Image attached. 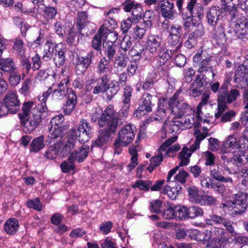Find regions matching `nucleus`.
Wrapping results in <instances>:
<instances>
[{
    "instance_id": "obj_1",
    "label": "nucleus",
    "mask_w": 248,
    "mask_h": 248,
    "mask_svg": "<svg viewBox=\"0 0 248 248\" xmlns=\"http://www.w3.org/2000/svg\"><path fill=\"white\" fill-rule=\"evenodd\" d=\"M98 124L101 127L106 124V127L99 131L98 136L92 144L91 149L94 146L102 147L106 144L109 140L110 135L115 133L118 126L123 125V122L121 119L115 117L114 107L109 105L98 120Z\"/></svg>"
},
{
    "instance_id": "obj_2",
    "label": "nucleus",
    "mask_w": 248,
    "mask_h": 248,
    "mask_svg": "<svg viewBox=\"0 0 248 248\" xmlns=\"http://www.w3.org/2000/svg\"><path fill=\"white\" fill-rule=\"evenodd\" d=\"M240 95V91L236 89H232L228 91V85L223 83L219 90L217 95V109L215 113L216 119L219 118L228 108L227 104H230L235 102Z\"/></svg>"
},
{
    "instance_id": "obj_3",
    "label": "nucleus",
    "mask_w": 248,
    "mask_h": 248,
    "mask_svg": "<svg viewBox=\"0 0 248 248\" xmlns=\"http://www.w3.org/2000/svg\"><path fill=\"white\" fill-rule=\"evenodd\" d=\"M48 108L44 102L37 105L36 109H33L30 115L20 119V124L26 133H31L39 125L43 117L47 114Z\"/></svg>"
},
{
    "instance_id": "obj_4",
    "label": "nucleus",
    "mask_w": 248,
    "mask_h": 248,
    "mask_svg": "<svg viewBox=\"0 0 248 248\" xmlns=\"http://www.w3.org/2000/svg\"><path fill=\"white\" fill-rule=\"evenodd\" d=\"M234 151H232V154H228L224 151L220 155V158L223 160V165L224 169L230 174H236L239 171L240 165L247 164L248 162L247 155L241 152V154L233 155Z\"/></svg>"
},
{
    "instance_id": "obj_5",
    "label": "nucleus",
    "mask_w": 248,
    "mask_h": 248,
    "mask_svg": "<svg viewBox=\"0 0 248 248\" xmlns=\"http://www.w3.org/2000/svg\"><path fill=\"white\" fill-rule=\"evenodd\" d=\"M100 82L95 86L93 89V93L95 94L99 93H104L107 99L110 101L117 93L120 90L119 83L115 80L109 81L108 75L105 74L98 79Z\"/></svg>"
},
{
    "instance_id": "obj_6",
    "label": "nucleus",
    "mask_w": 248,
    "mask_h": 248,
    "mask_svg": "<svg viewBox=\"0 0 248 248\" xmlns=\"http://www.w3.org/2000/svg\"><path fill=\"white\" fill-rule=\"evenodd\" d=\"M135 131L131 124H126L119 130L113 143L115 154H120L122 147H126L132 143L135 137Z\"/></svg>"
},
{
    "instance_id": "obj_7",
    "label": "nucleus",
    "mask_w": 248,
    "mask_h": 248,
    "mask_svg": "<svg viewBox=\"0 0 248 248\" xmlns=\"http://www.w3.org/2000/svg\"><path fill=\"white\" fill-rule=\"evenodd\" d=\"M93 125L86 119H81L78 124L77 130L70 129L69 134L73 137L78 138V141L81 143L87 142L91 138Z\"/></svg>"
},
{
    "instance_id": "obj_8",
    "label": "nucleus",
    "mask_w": 248,
    "mask_h": 248,
    "mask_svg": "<svg viewBox=\"0 0 248 248\" xmlns=\"http://www.w3.org/2000/svg\"><path fill=\"white\" fill-rule=\"evenodd\" d=\"M4 106L1 109V114L6 116L8 113L16 114L20 108V102L16 93L14 92H9L3 99Z\"/></svg>"
},
{
    "instance_id": "obj_9",
    "label": "nucleus",
    "mask_w": 248,
    "mask_h": 248,
    "mask_svg": "<svg viewBox=\"0 0 248 248\" xmlns=\"http://www.w3.org/2000/svg\"><path fill=\"white\" fill-rule=\"evenodd\" d=\"M158 101V97L155 94L144 93L142 96L141 102L138 108L134 112L133 115L138 117L152 111L153 107Z\"/></svg>"
},
{
    "instance_id": "obj_10",
    "label": "nucleus",
    "mask_w": 248,
    "mask_h": 248,
    "mask_svg": "<svg viewBox=\"0 0 248 248\" xmlns=\"http://www.w3.org/2000/svg\"><path fill=\"white\" fill-rule=\"evenodd\" d=\"M227 21H224L211 27L210 36L217 46H224L227 42L225 28L227 26Z\"/></svg>"
},
{
    "instance_id": "obj_11",
    "label": "nucleus",
    "mask_w": 248,
    "mask_h": 248,
    "mask_svg": "<svg viewBox=\"0 0 248 248\" xmlns=\"http://www.w3.org/2000/svg\"><path fill=\"white\" fill-rule=\"evenodd\" d=\"M200 145V144L195 140L194 143L191 145L189 149L187 147H184L182 148L178 156V158L180 160V165L181 167L188 164L192 153L199 148Z\"/></svg>"
},
{
    "instance_id": "obj_12",
    "label": "nucleus",
    "mask_w": 248,
    "mask_h": 248,
    "mask_svg": "<svg viewBox=\"0 0 248 248\" xmlns=\"http://www.w3.org/2000/svg\"><path fill=\"white\" fill-rule=\"evenodd\" d=\"M221 14L220 9L218 6H213L207 11L206 14V18L207 24L209 27H213L218 23L223 22L219 18Z\"/></svg>"
},
{
    "instance_id": "obj_13",
    "label": "nucleus",
    "mask_w": 248,
    "mask_h": 248,
    "mask_svg": "<svg viewBox=\"0 0 248 248\" xmlns=\"http://www.w3.org/2000/svg\"><path fill=\"white\" fill-rule=\"evenodd\" d=\"M197 0H190L187 3L186 10L188 11L187 13L189 16L193 18L197 17L199 20L201 21L202 18L203 17V8L201 5L196 4Z\"/></svg>"
},
{
    "instance_id": "obj_14",
    "label": "nucleus",
    "mask_w": 248,
    "mask_h": 248,
    "mask_svg": "<svg viewBox=\"0 0 248 248\" xmlns=\"http://www.w3.org/2000/svg\"><path fill=\"white\" fill-rule=\"evenodd\" d=\"M107 40V30L103 26H101L92 40V47L96 50L101 49L102 41Z\"/></svg>"
},
{
    "instance_id": "obj_15",
    "label": "nucleus",
    "mask_w": 248,
    "mask_h": 248,
    "mask_svg": "<svg viewBox=\"0 0 248 248\" xmlns=\"http://www.w3.org/2000/svg\"><path fill=\"white\" fill-rule=\"evenodd\" d=\"M33 12L41 14L44 12V16L48 22L49 19L55 17L57 14V10L53 7H47L43 4H38L34 6Z\"/></svg>"
},
{
    "instance_id": "obj_16",
    "label": "nucleus",
    "mask_w": 248,
    "mask_h": 248,
    "mask_svg": "<svg viewBox=\"0 0 248 248\" xmlns=\"http://www.w3.org/2000/svg\"><path fill=\"white\" fill-rule=\"evenodd\" d=\"M77 104V97L76 93L73 90L68 94L67 101L63 108V113L65 115H69L74 110Z\"/></svg>"
},
{
    "instance_id": "obj_17",
    "label": "nucleus",
    "mask_w": 248,
    "mask_h": 248,
    "mask_svg": "<svg viewBox=\"0 0 248 248\" xmlns=\"http://www.w3.org/2000/svg\"><path fill=\"white\" fill-rule=\"evenodd\" d=\"M89 152V147L87 145H82L75 151L72 152L70 156L78 163L83 162L87 157Z\"/></svg>"
},
{
    "instance_id": "obj_18",
    "label": "nucleus",
    "mask_w": 248,
    "mask_h": 248,
    "mask_svg": "<svg viewBox=\"0 0 248 248\" xmlns=\"http://www.w3.org/2000/svg\"><path fill=\"white\" fill-rule=\"evenodd\" d=\"M192 112V108L189 104L180 102L177 107L173 108L172 114L175 115L176 118H181L184 115H189Z\"/></svg>"
},
{
    "instance_id": "obj_19",
    "label": "nucleus",
    "mask_w": 248,
    "mask_h": 248,
    "mask_svg": "<svg viewBox=\"0 0 248 248\" xmlns=\"http://www.w3.org/2000/svg\"><path fill=\"white\" fill-rule=\"evenodd\" d=\"M248 75V68L244 66H239L237 70V72L234 77V81L235 83H238L240 86L238 85L236 87L243 89L245 87L241 85V83L245 81L247 82V76Z\"/></svg>"
},
{
    "instance_id": "obj_20",
    "label": "nucleus",
    "mask_w": 248,
    "mask_h": 248,
    "mask_svg": "<svg viewBox=\"0 0 248 248\" xmlns=\"http://www.w3.org/2000/svg\"><path fill=\"white\" fill-rule=\"evenodd\" d=\"M163 0V3L160 5L161 8V14L162 16L169 19H172L174 17L175 11L173 10L174 3L170 2Z\"/></svg>"
},
{
    "instance_id": "obj_21",
    "label": "nucleus",
    "mask_w": 248,
    "mask_h": 248,
    "mask_svg": "<svg viewBox=\"0 0 248 248\" xmlns=\"http://www.w3.org/2000/svg\"><path fill=\"white\" fill-rule=\"evenodd\" d=\"M69 81L67 79H63L58 84L57 88L53 92V95L57 99H61L64 97L68 92L67 83Z\"/></svg>"
},
{
    "instance_id": "obj_22",
    "label": "nucleus",
    "mask_w": 248,
    "mask_h": 248,
    "mask_svg": "<svg viewBox=\"0 0 248 248\" xmlns=\"http://www.w3.org/2000/svg\"><path fill=\"white\" fill-rule=\"evenodd\" d=\"M69 135L70 137L61 151V154L63 157L67 156V155L71 153L72 150L76 147V144L77 143L76 140L77 139L78 140V138L73 137L70 134Z\"/></svg>"
},
{
    "instance_id": "obj_23",
    "label": "nucleus",
    "mask_w": 248,
    "mask_h": 248,
    "mask_svg": "<svg viewBox=\"0 0 248 248\" xmlns=\"http://www.w3.org/2000/svg\"><path fill=\"white\" fill-rule=\"evenodd\" d=\"M69 135L70 137L61 151V154L63 157L67 156V155L71 153L72 150L76 147V144L77 143L76 140L77 139L78 140V138L73 137L70 134Z\"/></svg>"
},
{
    "instance_id": "obj_24",
    "label": "nucleus",
    "mask_w": 248,
    "mask_h": 248,
    "mask_svg": "<svg viewBox=\"0 0 248 248\" xmlns=\"http://www.w3.org/2000/svg\"><path fill=\"white\" fill-rule=\"evenodd\" d=\"M210 61H211V57H203L199 64L200 67L198 72L199 73L205 72L208 76H211L214 77L216 74L213 71V67L212 66H208Z\"/></svg>"
},
{
    "instance_id": "obj_25",
    "label": "nucleus",
    "mask_w": 248,
    "mask_h": 248,
    "mask_svg": "<svg viewBox=\"0 0 248 248\" xmlns=\"http://www.w3.org/2000/svg\"><path fill=\"white\" fill-rule=\"evenodd\" d=\"M183 1V0H177V6L179 11L181 12L183 14V18L184 20L183 23L184 27L185 30H187L192 24L193 25V23L195 22V21H194L193 17L191 16H189V14L186 12H185V9L182 8Z\"/></svg>"
},
{
    "instance_id": "obj_26",
    "label": "nucleus",
    "mask_w": 248,
    "mask_h": 248,
    "mask_svg": "<svg viewBox=\"0 0 248 248\" xmlns=\"http://www.w3.org/2000/svg\"><path fill=\"white\" fill-rule=\"evenodd\" d=\"M15 63L11 58L0 59V69L2 73H8L16 70Z\"/></svg>"
},
{
    "instance_id": "obj_27",
    "label": "nucleus",
    "mask_w": 248,
    "mask_h": 248,
    "mask_svg": "<svg viewBox=\"0 0 248 248\" xmlns=\"http://www.w3.org/2000/svg\"><path fill=\"white\" fill-rule=\"evenodd\" d=\"M224 149H222V153L227 151L228 154H232V151L228 150L230 148L232 150L238 149V141L233 135H230L228 137L223 144Z\"/></svg>"
},
{
    "instance_id": "obj_28",
    "label": "nucleus",
    "mask_w": 248,
    "mask_h": 248,
    "mask_svg": "<svg viewBox=\"0 0 248 248\" xmlns=\"http://www.w3.org/2000/svg\"><path fill=\"white\" fill-rule=\"evenodd\" d=\"M19 228V221L16 218L7 220L4 224V230L7 233L13 235L16 233Z\"/></svg>"
},
{
    "instance_id": "obj_29",
    "label": "nucleus",
    "mask_w": 248,
    "mask_h": 248,
    "mask_svg": "<svg viewBox=\"0 0 248 248\" xmlns=\"http://www.w3.org/2000/svg\"><path fill=\"white\" fill-rule=\"evenodd\" d=\"M146 50L143 46L140 43L135 44L128 52V55L133 57L135 61L138 60Z\"/></svg>"
},
{
    "instance_id": "obj_30",
    "label": "nucleus",
    "mask_w": 248,
    "mask_h": 248,
    "mask_svg": "<svg viewBox=\"0 0 248 248\" xmlns=\"http://www.w3.org/2000/svg\"><path fill=\"white\" fill-rule=\"evenodd\" d=\"M190 234L194 235V239L199 241L211 240V232L210 230H204L202 231H200L198 230H192Z\"/></svg>"
},
{
    "instance_id": "obj_31",
    "label": "nucleus",
    "mask_w": 248,
    "mask_h": 248,
    "mask_svg": "<svg viewBox=\"0 0 248 248\" xmlns=\"http://www.w3.org/2000/svg\"><path fill=\"white\" fill-rule=\"evenodd\" d=\"M186 187L189 200L192 202L197 203L201 196L199 188L195 186L191 185H186Z\"/></svg>"
},
{
    "instance_id": "obj_32",
    "label": "nucleus",
    "mask_w": 248,
    "mask_h": 248,
    "mask_svg": "<svg viewBox=\"0 0 248 248\" xmlns=\"http://www.w3.org/2000/svg\"><path fill=\"white\" fill-rule=\"evenodd\" d=\"M37 105H35L33 102H25L22 104L21 112L18 114L19 119L30 115L33 109H36Z\"/></svg>"
},
{
    "instance_id": "obj_33",
    "label": "nucleus",
    "mask_w": 248,
    "mask_h": 248,
    "mask_svg": "<svg viewBox=\"0 0 248 248\" xmlns=\"http://www.w3.org/2000/svg\"><path fill=\"white\" fill-rule=\"evenodd\" d=\"M97 52L94 51H90L85 56L78 57L77 62L81 64L88 68L91 64L94 62Z\"/></svg>"
},
{
    "instance_id": "obj_34",
    "label": "nucleus",
    "mask_w": 248,
    "mask_h": 248,
    "mask_svg": "<svg viewBox=\"0 0 248 248\" xmlns=\"http://www.w3.org/2000/svg\"><path fill=\"white\" fill-rule=\"evenodd\" d=\"M162 38L157 35H151L148 37V46L151 52H154L160 46Z\"/></svg>"
},
{
    "instance_id": "obj_35",
    "label": "nucleus",
    "mask_w": 248,
    "mask_h": 248,
    "mask_svg": "<svg viewBox=\"0 0 248 248\" xmlns=\"http://www.w3.org/2000/svg\"><path fill=\"white\" fill-rule=\"evenodd\" d=\"M181 189V186L178 185L171 187L168 186H165L160 192L163 194H167L171 199L175 200Z\"/></svg>"
},
{
    "instance_id": "obj_36",
    "label": "nucleus",
    "mask_w": 248,
    "mask_h": 248,
    "mask_svg": "<svg viewBox=\"0 0 248 248\" xmlns=\"http://www.w3.org/2000/svg\"><path fill=\"white\" fill-rule=\"evenodd\" d=\"M210 176L212 179L222 182L226 183L232 181L231 178L224 177L221 174V170L218 167L210 170Z\"/></svg>"
},
{
    "instance_id": "obj_37",
    "label": "nucleus",
    "mask_w": 248,
    "mask_h": 248,
    "mask_svg": "<svg viewBox=\"0 0 248 248\" xmlns=\"http://www.w3.org/2000/svg\"><path fill=\"white\" fill-rule=\"evenodd\" d=\"M233 208L234 212L236 214H241L244 213L247 207L246 200H243L239 198L236 199L232 202Z\"/></svg>"
},
{
    "instance_id": "obj_38",
    "label": "nucleus",
    "mask_w": 248,
    "mask_h": 248,
    "mask_svg": "<svg viewBox=\"0 0 248 248\" xmlns=\"http://www.w3.org/2000/svg\"><path fill=\"white\" fill-rule=\"evenodd\" d=\"M62 146V143L60 142H57L53 146H50L47 150L46 152L45 155V156L49 159H53L55 158Z\"/></svg>"
},
{
    "instance_id": "obj_39",
    "label": "nucleus",
    "mask_w": 248,
    "mask_h": 248,
    "mask_svg": "<svg viewBox=\"0 0 248 248\" xmlns=\"http://www.w3.org/2000/svg\"><path fill=\"white\" fill-rule=\"evenodd\" d=\"M50 133L48 136L47 141L52 142L53 140L59 138V140L62 139V127L52 126L49 128Z\"/></svg>"
},
{
    "instance_id": "obj_40",
    "label": "nucleus",
    "mask_w": 248,
    "mask_h": 248,
    "mask_svg": "<svg viewBox=\"0 0 248 248\" xmlns=\"http://www.w3.org/2000/svg\"><path fill=\"white\" fill-rule=\"evenodd\" d=\"M217 200L213 196L208 195H202L197 204L202 206H214L217 203Z\"/></svg>"
},
{
    "instance_id": "obj_41",
    "label": "nucleus",
    "mask_w": 248,
    "mask_h": 248,
    "mask_svg": "<svg viewBox=\"0 0 248 248\" xmlns=\"http://www.w3.org/2000/svg\"><path fill=\"white\" fill-rule=\"evenodd\" d=\"M44 137L41 136L34 139L31 142V152H37L45 147Z\"/></svg>"
},
{
    "instance_id": "obj_42",
    "label": "nucleus",
    "mask_w": 248,
    "mask_h": 248,
    "mask_svg": "<svg viewBox=\"0 0 248 248\" xmlns=\"http://www.w3.org/2000/svg\"><path fill=\"white\" fill-rule=\"evenodd\" d=\"M115 44H111V43H104L103 47L105 54L107 55L108 60H111L116 53Z\"/></svg>"
},
{
    "instance_id": "obj_43",
    "label": "nucleus",
    "mask_w": 248,
    "mask_h": 248,
    "mask_svg": "<svg viewBox=\"0 0 248 248\" xmlns=\"http://www.w3.org/2000/svg\"><path fill=\"white\" fill-rule=\"evenodd\" d=\"M87 12H81L78 13V17L77 21V25L78 27V30L79 31L89 23Z\"/></svg>"
},
{
    "instance_id": "obj_44",
    "label": "nucleus",
    "mask_w": 248,
    "mask_h": 248,
    "mask_svg": "<svg viewBox=\"0 0 248 248\" xmlns=\"http://www.w3.org/2000/svg\"><path fill=\"white\" fill-rule=\"evenodd\" d=\"M211 232V240L212 242H216V240L218 239H221L224 238H228L225 237V232L223 229L220 228H214L210 230Z\"/></svg>"
},
{
    "instance_id": "obj_45",
    "label": "nucleus",
    "mask_w": 248,
    "mask_h": 248,
    "mask_svg": "<svg viewBox=\"0 0 248 248\" xmlns=\"http://www.w3.org/2000/svg\"><path fill=\"white\" fill-rule=\"evenodd\" d=\"M162 160V154L161 153H158L157 155L154 156L151 158L150 159L151 163L147 168V170L150 173L152 172L156 167L160 165Z\"/></svg>"
},
{
    "instance_id": "obj_46",
    "label": "nucleus",
    "mask_w": 248,
    "mask_h": 248,
    "mask_svg": "<svg viewBox=\"0 0 248 248\" xmlns=\"http://www.w3.org/2000/svg\"><path fill=\"white\" fill-rule=\"evenodd\" d=\"M61 168L63 172H70L75 168V160L69 155L66 161L61 163Z\"/></svg>"
},
{
    "instance_id": "obj_47",
    "label": "nucleus",
    "mask_w": 248,
    "mask_h": 248,
    "mask_svg": "<svg viewBox=\"0 0 248 248\" xmlns=\"http://www.w3.org/2000/svg\"><path fill=\"white\" fill-rule=\"evenodd\" d=\"M131 38L124 37L122 40L121 45L120 52V55L122 56H125L127 54V51L132 48V42L130 40Z\"/></svg>"
},
{
    "instance_id": "obj_48",
    "label": "nucleus",
    "mask_w": 248,
    "mask_h": 248,
    "mask_svg": "<svg viewBox=\"0 0 248 248\" xmlns=\"http://www.w3.org/2000/svg\"><path fill=\"white\" fill-rule=\"evenodd\" d=\"M65 61V52L62 50H56L53 57V62L57 67L64 65Z\"/></svg>"
},
{
    "instance_id": "obj_49",
    "label": "nucleus",
    "mask_w": 248,
    "mask_h": 248,
    "mask_svg": "<svg viewBox=\"0 0 248 248\" xmlns=\"http://www.w3.org/2000/svg\"><path fill=\"white\" fill-rule=\"evenodd\" d=\"M44 47V54L42 59L45 61L47 62L50 60L53 57V54L54 50V45L52 43L47 42L45 45Z\"/></svg>"
},
{
    "instance_id": "obj_50",
    "label": "nucleus",
    "mask_w": 248,
    "mask_h": 248,
    "mask_svg": "<svg viewBox=\"0 0 248 248\" xmlns=\"http://www.w3.org/2000/svg\"><path fill=\"white\" fill-rule=\"evenodd\" d=\"M188 218H194L202 216L203 211L202 208L196 206L187 207Z\"/></svg>"
},
{
    "instance_id": "obj_51",
    "label": "nucleus",
    "mask_w": 248,
    "mask_h": 248,
    "mask_svg": "<svg viewBox=\"0 0 248 248\" xmlns=\"http://www.w3.org/2000/svg\"><path fill=\"white\" fill-rule=\"evenodd\" d=\"M109 60H107L106 58H102L99 61L97 67V72L99 74L107 73L109 71Z\"/></svg>"
},
{
    "instance_id": "obj_52",
    "label": "nucleus",
    "mask_w": 248,
    "mask_h": 248,
    "mask_svg": "<svg viewBox=\"0 0 248 248\" xmlns=\"http://www.w3.org/2000/svg\"><path fill=\"white\" fill-rule=\"evenodd\" d=\"M183 218H188L187 206H176L175 219L181 220Z\"/></svg>"
},
{
    "instance_id": "obj_53",
    "label": "nucleus",
    "mask_w": 248,
    "mask_h": 248,
    "mask_svg": "<svg viewBox=\"0 0 248 248\" xmlns=\"http://www.w3.org/2000/svg\"><path fill=\"white\" fill-rule=\"evenodd\" d=\"M229 243V238H224L216 240V242L210 241L206 245L207 248H226V246Z\"/></svg>"
},
{
    "instance_id": "obj_54",
    "label": "nucleus",
    "mask_w": 248,
    "mask_h": 248,
    "mask_svg": "<svg viewBox=\"0 0 248 248\" xmlns=\"http://www.w3.org/2000/svg\"><path fill=\"white\" fill-rule=\"evenodd\" d=\"M8 74L9 83L12 86H16L20 83L21 75L16 70L12 71Z\"/></svg>"
},
{
    "instance_id": "obj_55",
    "label": "nucleus",
    "mask_w": 248,
    "mask_h": 248,
    "mask_svg": "<svg viewBox=\"0 0 248 248\" xmlns=\"http://www.w3.org/2000/svg\"><path fill=\"white\" fill-rule=\"evenodd\" d=\"M152 185V182L151 181L138 180L133 186L132 187H138L140 189L148 191Z\"/></svg>"
},
{
    "instance_id": "obj_56",
    "label": "nucleus",
    "mask_w": 248,
    "mask_h": 248,
    "mask_svg": "<svg viewBox=\"0 0 248 248\" xmlns=\"http://www.w3.org/2000/svg\"><path fill=\"white\" fill-rule=\"evenodd\" d=\"M13 49L15 53L23 56L25 52L23 43L21 40L16 39L15 40Z\"/></svg>"
},
{
    "instance_id": "obj_57",
    "label": "nucleus",
    "mask_w": 248,
    "mask_h": 248,
    "mask_svg": "<svg viewBox=\"0 0 248 248\" xmlns=\"http://www.w3.org/2000/svg\"><path fill=\"white\" fill-rule=\"evenodd\" d=\"M133 89L130 86H126L124 89L123 94V104H129L132 96Z\"/></svg>"
},
{
    "instance_id": "obj_58",
    "label": "nucleus",
    "mask_w": 248,
    "mask_h": 248,
    "mask_svg": "<svg viewBox=\"0 0 248 248\" xmlns=\"http://www.w3.org/2000/svg\"><path fill=\"white\" fill-rule=\"evenodd\" d=\"M248 28V19L245 16H242L238 17L235 23L234 30L243 29Z\"/></svg>"
},
{
    "instance_id": "obj_59",
    "label": "nucleus",
    "mask_w": 248,
    "mask_h": 248,
    "mask_svg": "<svg viewBox=\"0 0 248 248\" xmlns=\"http://www.w3.org/2000/svg\"><path fill=\"white\" fill-rule=\"evenodd\" d=\"M158 57L160 58V65L164 64L170 58V55L168 53V50L165 48H161L158 52Z\"/></svg>"
},
{
    "instance_id": "obj_60",
    "label": "nucleus",
    "mask_w": 248,
    "mask_h": 248,
    "mask_svg": "<svg viewBox=\"0 0 248 248\" xmlns=\"http://www.w3.org/2000/svg\"><path fill=\"white\" fill-rule=\"evenodd\" d=\"M54 29L56 33L61 37H63L66 33V31H67V28L60 21L56 22L54 24Z\"/></svg>"
},
{
    "instance_id": "obj_61",
    "label": "nucleus",
    "mask_w": 248,
    "mask_h": 248,
    "mask_svg": "<svg viewBox=\"0 0 248 248\" xmlns=\"http://www.w3.org/2000/svg\"><path fill=\"white\" fill-rule=\"evenodd\" d=\"M143 13L142 9L140 4L136 3L135 6L132 11V19L136 20L141 18Z\"/></svg>"
},
{
    "instance_id": "obj_62",
    "label": "nucleus",
    "mask_w": 248,
    "mask_h": 248,
    "mask_svg": "<svg viewBox=\"0 0 248 248\" xmlns=\"http://www.w3.org/2000/svg\"><path fill=\"white\" fill-rule=\"evenodd\" d=\"M193 26L195 28L193 30L196 36H198L199 37H201L204 34V28L201 22L197 21L196 22L193 23Z\"/></svg>"
},
{
    "instance_id": "obj_63",
    "label": "nucleus",
    "mask_w": 248,
    "mask_h": 248,
    "mask_svg": "<svg viewBox=\"0 0 248 248\" xmlns=\"http://www.w3.org/2000/svg\"><path fill=\"white\" fill-rule=\"evenodd\" d=\"M189 176V173L184 169H180L178 174L174 176L175 180L182 184H184L187 178Z\"/></svg>"
},
{
    "instance_id": "obj_64",
    "label": "nucleus",
    "mask_w": 248,
    "mask_h": 248,
    "mask_svg": "<svg viewBox=\"0 0 248 248\" xmlns=\"http://www.w3.org/2000/svg\"><path fill=\"white\" fill-rule=\"evenodd\" d=\"M234 31L238 39L245 42L248 41V28Z\"/></svg>"
}]
</instances>
